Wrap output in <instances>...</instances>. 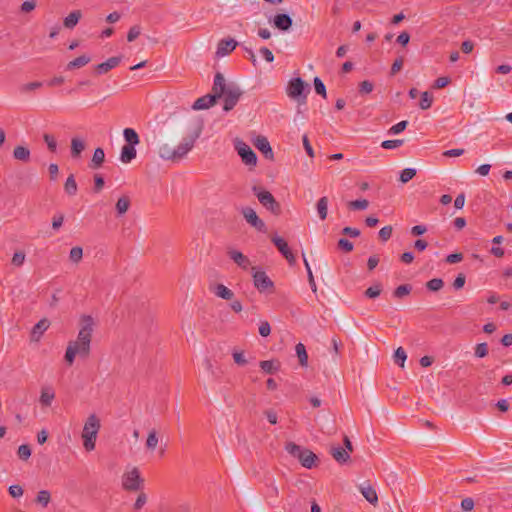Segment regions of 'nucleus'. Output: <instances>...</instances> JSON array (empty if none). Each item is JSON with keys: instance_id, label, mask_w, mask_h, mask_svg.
Wrapping results in <instances>:
<instances>
[{"instance_id": "1", "label": "nucleus", "mask_w": 512, "mask_h": 512, "mask_svg": "<svg viewBox=\"0 0 512 512\" xmlns=\"http://www.w3.org/2000/svg\"><path fill=\"white\" fill-rule=\"evenodd\" d=\"M94 330V319L90 315H82L80 318V329L75 341H70L65 352V361L72 364L75 357L86 359L91 350L92 333Z\"/></svg>"}, {"instance_id": "2", "label": "nucleus", "mask_w": 512, "mask_h": 512, "mask_svg": "<svg viewBox=\"0 0 512 512\" xmlns=\"http://www.w3.org/2000/svg\"><path fill=\"white\" fill-rule=\"evenodd\" d=\"M212 92L217 94V99L223 98V109L226 112L236 106L242 95V91L237 85L233 83L226 84L225 78L220 72L215 74Z\"/></svg>"}, {"instance_id": "3", "label": "nucleus", "mask_w": 512, "mask_h": 512, "mask_svg": "<svg viewBox=\"0 0 512 512\" xmlns=\"http://www.w3.org/2000/svg\"><path fill=\"white\" fill-rule=\"evenodd\" d=\"M100 427V419L95 414H91L85 421L82 431V439L83 446L86 451H92L95 449L96 439Z\"/></svg>"}, {"instance_id": "4", "label": "nucleus", "mask_w": 512, "mask_h": 512, "mask_svg": "<svg viewBox=\"0 0 512 512\" xmlns=\"http://www.w3.org/2000/svg\"><path fill=\"white\" fill-rule=\"evenodd\" d=\"M310 86L302 78H292L286 87L287 96L298 104H305Z\"/></svg>"}, {"instance_id": "5", "label": "nucleus", "mask_w": 512, "mask_h": 512, "mask_svg": "<svg viewBox=\"0 0 512 512\" xmlns=\"http://www.w3.org/2000/svg\"><path fill=\"white\" fill-rule=\"evenodd\" d=\"M285 450L294 458L298 459L301 465L307 469H311L317 460L316 454L307 448H303L294 442H287Z\"/></svg>"}, {"instance_id": "6", "label": "nucleus", "mask_w": 512, "mask_h": 512, "mask_svg": "<svg viewBox=\"0 0 512 512\" xmlns=\"http://www.w3.org/2000/svg\"><path fill=\"white\" fill-rule=\"evenodd\" d=\"M203 124L199 122L192 133L183 137L182 141L175 147L176 161L183 159L194 147L195 142L200 137Z\"/></svg>"}, {"instance_id": "7", "label": "nucleus", "mask_w": 512, "mask_h": 512, "mask_svg": "<svg viewBox=\"0 0 512 512\" xmlns=\"http://www.w3.org/2000/svg\"><path fill=\"white\" fill-rule=\"evenodd\" d=\"M144 486V479L141 477L137 467L127 470L122 475V488L126 491H141Z\"/></svg>"}, {"instance_id": "8", "label": "nucleus", "mask_w": 512, "mask_h": 512, "mask_svg": "<svg viewBox=\"0 0 512 512\" xmlns=\"http://www.w3.org/2000/svg\"><path fill=\"white\" fill-rule=\"evenodd\" d=\"M252 190L263 207L275 215H278L281 212L280 204L269 191L262 190L257 186H254Z\"/></svg>"}, {"instance_id": "9", "label": "nucleus", "mask_w": 512, "mask_h": 512, "mask_svg": "<svg viewBox=\"0 0 512 512\" xmlns=\"http://www.w3.org/2000/svg\"><path fill=\"white\" fill-rule=\"evenodd\" d=\"M235 149L238 155L241 157L244 164L253 167L256 166L257 156L248 144H246L242 140H237L235 142Z\"/></svg>"}, {"instance_id": "10", "label": "nucleus", "mask_w": 512, "mask_h": 512, "mask_svg": "<svg viewBox=\"0 0 512 512\" xmlns=\"http://www.w3.org/2000/svg\"><path fill=\"white\" fill-rule=\"evenodd\" d=\"M245 220L255 229L260 232H264L266 230L265 223L258 217L257 213L254 209L250 207H244L241 211Z\"/></svg>"}, {"instance_id": "11", "label": "nucleus", "mask_w": 512, "mask_h": 512, "mask_svg": "<svg viewBox=\"0 0 512 512\" xmlns=\"http://www.w3.org/2000/svg\"><path fill=\"white\" fill-rule=\"evenodd\" d=\"M271 241L290 264L295 263V257L291 249L289 248L287 242L282 237L274 235L271 238Z\"/></svg>"}, {"instance_id": "12", "label": "nucleus", "mask_w": 512, "mask_h": 512, "mask_svg": "<svg viewBox=\"0 0 512 512\" xmlns=\"http://www.w3.org/2000/svg\"><path fill=\"white\" fill-rule=\"evenodd\" d=\"M253 281L255 287L260 291H266L267 289L273 288L274 284L272 280L267 276L264 271H255L253 273Z\"/></svg>"}, {"instance_id": "13", "label": "nucleus", "mask_w": 512, "mask_h": 512, "mask_svg": "<svg viewBox=\"0 0 512 512\" xmlns=\"http://www.w3.org/2000/svg\"><path fill=\"white\" fill-rule=\"evenodd\" d=\"M217 94H207L198 98L192 105L193 110H204L212 107L217 101Z\"/></svg>"}, {"instance_id": "14", "label": "nucleus", "mask_w": 512, "mask_h": 512, "mask_svg": "<svg viewBox=\"0 0 512 512\" xmlns=\"http://www.w3.org/2000/svg\"><path fill=\"white\" fill-rule=\"evenodd\" d=\"M256 148L263 153L265 158L272 160L273 159V151L268 139L264 136H258L254 142Z\"/></svg>"}, {"instance_id": "15", "label": "nucleus", "mask_w": 512, "mask_h": 512, "mask_svg": "<svg viewBox=\"0 0 512 512\" xmlns=\"http://www.w3.org/2000/svg\"><path fill=\"white\" fill-rule=\"evenodd\" d=\"M238 43L234 39H223L218 43L216 55L223 57L231 53Z\"/></svg>"}, {"instance_id": "16", "label": "nucleus", "mask_w": 512, "mask_h": 512, "mask_svg": "<svg viewBox=\"0 0 512 512\" xmlns=\"http://www.w3.org/2000/svg\"><path fill=\"white\" fill-rule=\"evenodd\" d=\"M273 24L279 30L287 31L291 28L293 21L288 14L280 13L274 16Z\"/></svg>"}, {"instance_id": "17", "label": "nucleus", "mask_w": 512, "mask_h": 512, "mask_svg": "<svg viewBox=\"0 0 512 512\" xmlns=\"http://www.w3.org/2000/svg\"><path fill=\"white\" fill-rule=\"evenodd\" d=\"M50 321L46 318L41 319L38 321L31 331V340L32 341H39L43 333L49 328Z\"/></svg>"}, {"instance_id": "18", "label": "nucleus", "mask_w": 512, "mask_h": 512, "mask_svg": "<svg viewBox=\"0 0 512 512\" xmlns=\"http://www.w3.org/2000/svg\"><path fill=\"white\" fill-rule=\"evenodd\" d=\"M359 490L363 497L372 505L376 506L378 503V495L376 490L369 484L360 485Z\"/></svg>"}, {"instance_id": "19", "label": "nucleus", "mask_w": 512, "mask_h": 512, "mask_svg": "<svg viewBox=\"0 0 512 512\" xmlns=\"http://www.w3.org/2000/svg\"><path fill=\"white\" fill-rule=\"evenodd\" d=\"M136 155V146L125 144L121 148L120 161L124 164H128L136 158Z\"/></svg>"}, {"instance_id": "20", "label": "nucleus", "mask_w": 512, "mask_h": 512, "mask_svg": "<svg viewBox=\"0 0 512 512\" xmlns=\"http://www.w3.org/2000/svg\"><path fill=\"white\" fill-rule=\"evenodd\" d=\"M229 257L242 269H248L250 266V260L247 256L237 250H231L228 252Z\"/></svg>"}, {"instance_id": "21", "label": "nucleus", "mask_w": 512, "mask_h": 512, "mask_svg": "<svg viewBox=\"0 0 512 512\" xmlns=\"http://www.w3.org/2000/svg\"><path fill=\"white\" fill-rule=\"evenodd\" d=\"M121 61V58L120 57H111L109 58L108 60H106L105 62L103 63H100L96 66V72L98 74H106L107 72H109L111 69L115 68L116 66L119 65Z\"/></svg>"}, {"instance_id": "22", "label": "nucleus", "mask_w": 512, "mask_h": 512, "mask_svg": "<svg viewBox=\"0 0 512 512\" xmlns=\"http://www.w3.org/2000/svg\"><path fill=\"white\" fill-rule=\"evenodd\" d=\"M31 157V152L28 147L18 145L13 150V158L22 161V162H29Z\"/></svg>"}, {"instance_id": "23", "label": "nucleus", "mask_w": 512, "mask_h": 512, "mask_svg": "<svg viewBox=\"0 0 512 512\" xmlns=\"http://www.w3.org/2000/svg\"><path fill=\"white\" fill-rule=\"evenodd\" d=\"M82 17V13L80 10H74L69 13L63 20V25L67 29H73L79 22Z\"/></svg>"}, {"instance_id": "24", "label": "nucleus", "mask_w": 512, "mask_h": 512, "mask_svg": "<svg viewBox=\"0 0 512 512\" xmlns=\"http://www.w3.org/2000/svg\"><path fill=\"white\" fill-rule=\"evenodd\" d=\"M213 293L221 298V299H224V300H231L234 296V293L232 290H230L229 288H227L225 285L223 284H217L214 289H213Z\"/></svg>"}, {"instance_id": "25", "label": "nucleus", "mask_w": 512, "mask_h": 512, "mask_svg": "<svg viewBox=\"0 0 512 512\" xmlns=\"http://www.w3.org/2000/svg\"><path fill=\"white\" fill-rule=\"evenodd\" d=\"M123 137L127 145L137 146L140 143V138L133 128H125L123 130Z\"/></svg>"}, {"instance_id": "26", "label": "nucleus", "mask_w": 512, "mask_h": 512, "mask_svg": "<svg viewBox=\"0 0 512 512\" xmlns=\"http://www.w3.org/2000/svg\"><path fill=\"white\" fill-rule=\"evenodd\" d=\"M263 372L267 374H274L280 369V363L277 360H264L259 363Z\"/></svg>"}, {"instance_id": "27", "label": "nucleus", "mask_w": 512, "mask_h": 512, "mask_svg": "<svg viewBox=\"0 0 512 512\" xmlns=\"http://www.w3.org/2000/svg\"><path fill=\"white\" fill-rule=\"evenodd\" d=\"M159 156L164 160L176 162L175 148L169 144H163L159 148Z\"/></svg>"}, {"instance_id": "28", "label": "nucleus", "mask_w": 512, "mask_h": 512, "mask_svg": "<svg viewBox=\"0 0 512 512\" xmlns=\"http://www.w3.org/2000/svg\"><path fill=\"white\" fill-rule=\"evenodd\" d=\"M85 149V143L79 138H72L71 140V156L72 158L80 157Z\"/></svg>"}, {"instance_id": "29", "label": "nucleus", "mask_w": 512, "mask_h": 512, "mask_svg": "<svg viewBox=\"0 0 512 512\" xmlns=\"http://www.w3.org/2000/svg\"><path fill=\"white\" fill-rule=\"evenodd\" d=\"M105 160V152L102 148H96L93 153L92 161L90 164L91 168H99Z\"/></svg>"}, {"instance_id": "30", "label": "nucleus", "mask_w": 512, "mask_h": 512, "mask_svg": "<svg viewBox=\"0 0 512 512\" xmlns=\"http://www.w3.org/2000/svg\"><path fill=\"white\" fill-rule=\"evenodd\" d=\"M90 61H91V58L89 56L81 55V56L75 58L74 60L70 61L67 64V69L72 70V69H76V68H81V67L87 65Z\"/></svg>"}, {"instance_id": "31", "label": "nucleus", "mask_w": 512, "mask_h": 512, "mask_svg": "<svg viewBox=\"0 0 512 512\" xmlns=\"http://www.w3.org/2000/svg\"><path fill=\"white\" fill-rule=\"evenodd\" d=\"M331 454L333 458L339 463L346 462L347 459L349 458L348 452L343 447L340 446L332 447Z\"/></svg>"}, {"instance_id": "32", "label": "nucleus", "mask_w": 512, "mask_h": 512, "mask_svg": "<svg viewBox=\"0 0 512 512\" xmlns=\"http://www.w3.org/2000/svg\"><path fill=\"white\" fill-rule=\"evenodd\" d=\"M64 190L69 196H74L77 193L78 186L73 174H71L64 184Z\"/></svg>"}, {"instance_id": "33", "label": "nucleus", "mask_w": 512, "mask_h": 512, "mask_svg": "<svg viewBox=\"0 0 512 512\" xmlns=\"http://www.w3.org/2000/svg\"><path fill=\"white\" fill-rule=\"evenodd\" d=\"M295 351L297 354V357L299 359V363L301 366H307L308 362V355L306 352V348L303 343H298L295 346Z\"/></svg>"}, {"instance_id": "34", "label": "nucleus", "mask_w": 512, "mask_h": 512, "mask_svg": "<svg viewBox=\"0 0 512 512\" xmlns=\"http://www.w3.org/2000/svg\"><path fill=\"white\" fill-rule=\"evenodd\" d=\"M317 212L321 220H325L328 213V199L321 197L317 202Z\"/></svg>"}, {"instance_id": "35", "label": "nucleus", "mask_w": 512, "mask_h": 512, "mask_svg": "<svg viewBox=\"0 0 512 512\" xmlns=\"http://www.w3.org/2000/svg\"><path fill=\"white\" fill-rule=\"evenodd\" d=\"M130 207V199L128 196H122L116 203V210L119 215L125 214Z\"/></svg>"}, {"instance_id": "36", "label": "nucleus", "mask_w": 512, "mask_h": 512, "mask_svg": "<svg viewBox=\"0 0 512 512\" xmlns=\"http://www.w3.org/2000/svg\"><path fill=\"white\" fill-rule=\"evenodd\" d=\"M51 500V494L48 490H40L36 497V503L42 507H47Z\"/></svg>"}, {"instance_id": "37", "label": "nucleus", "mask_w": 512, "mask_h": 512, "mask_svg": "<svg viewBox=\"0 0 512 512\" xmlns=\"http://www.w3.org/2000/svg\"><path fill=\"white\" fill-rule=\"evenodd\" d=\"M159 442L157 433L155 430H151L148 434L147 440H146V448L148 450H155Z\"/></svg>"}, {"instance_id": "38", "label": "nucleus", "mask_w": 512, "mask_h": 512, "mask_svg": "<svg viewBox=\"0 0 512 512\" xmlns=\"http://www.w3.org/2000/svg\"><path fill=\"white\" fill-rule=\"evenodd\" d=\"M407 359V354L402 347H398L394 353V362L401 367H404V363Z\"/></svg>"}, {"instance_id": "39", "label": "nucleus", "mask_w": 512, "mask_h": 512, "mask_svg": "<svg viewBox=\"0 0 512 512\" xmlns=\"http://www.w3.org/2000/svg\"><path fill=\"white\" fill-rule=\"evenodd\" d=\"M382 292V285L380 283L374 284L373 286L369 287L365 291V296L367 298H376L378 297Z\"/></svg>"}, {"instance_id": "40", "label": "nucleus", "mask_w": 512, "mask_h": 512, "mask_svg": "<svg viewBox=\"0 0 512 512\" xmlns=\"http://www.w3.org/2000/svg\"><path fill=\"white\" fill-rule=\"evenodd\" d=\"M83 257V250L81 247L76 246L70 250L69 259L73 263H79Z\"/></svg>"}, {"instance_id": "41", "label": "nucleus", "mask_w": 512, "mask_h": 512, "mask_svg": "<svg viewBox=\"0 0 512 512\" xmlns=\"http://www.w3.org/2000/svg\"><path fill=\"white\" fill-rule=\"evenodd\" d=\"M443 286L444 282L441 278H433L426 283L427 289L433 292L439 291Z\"/></svg>"}, {"instance_id": "42", "label": "nucleus", "mask_w": 512, "mask_h": 512, "mask_svg": "<svg viewBox=\"0 0 512 512\" xmlns=\"http://www.w3.org/2000/svg\"><path fill=\"white\" fill-rule=\"evenodd\" d=\"M433 102V96L425 91L421 94V100H420V108L423 110L429 109Z\"/></svg>"}, {"instance_id": "43", "label": "nucleus", "mask_w": 512, "mask_h": 512, "mask_svg": "<svg viewBox=\"0 0 512 512\" xmlns=\"http://www.w3.org/2000/svg\"><path fill=\"white\" fill-rule=\"evenodd\" d=\"M416 175V170L414 168H405L400 173V181L405 184L409 182Z\"/></svg>"}, {"instance_id": "44", "label": "nucleus", "mask_w": 512, "mask_h": 512, "mask_svg": "<svg viewBox=\"0 0 512 512\" xmlns=\"http://www.w3.org/2000/svg\"><path fill=\"white\" fill-rule=\"evenodd\" d=\"M315 92L322 97L326 98V87L323 81L319 77H315L313 80Z\"/></svg>"}, {"instance_id": "45", "label": "nucleus", "mask_w": 512, "mask_h": 512, "mask_svg": "<svg viewBox=\"0 0 512 512\" xmlns=\"http://www.w3.org/2000/svg\"><path fill=\"white\" fill-rule=\"evenodd\" d=\"M407 125H408V121H406V120L400 121L397 124L393 125L388 130V134H390V135L399 134L406 129Z\"/></svg>"}, {"instance_id": "46", "label": "nucleus", "mask_w": 512, "mask_h": 512, "mask_svg": "<svg viewBox=\"0 0 512 512\" xmlns=\"http://www.w3.org/2000/svg\"><path fill=\"white\" fill-rule=\"evenodd\" d=\"M373 89L374 84L369 80H365L359 84V94L361 95L369 94L373 91Z\"/></svg>"}, {"instance_id": "47", "label": "nucleus", "mask_w": 512, "mask_h": 512, "mask_svg": "<svg viewBox=\"0 0 512 512\" xmlns=\"http://www.w3.org/2000/svg\"><path fill=\"white\" fill-rule=\"evenodd\" d=\"M17 454L20 459L27 460L31 456V449L29 445L22 444L19 446Z\"/></svg>"}, {"instance_id": "48", "label": "nucleus", "mask_w": 512, "mask_h": 512, "mask_svg": "<svg viewBox=\"0 0 512 512\" xmlns=\"http://www.w3.org/2000/svg\"><path fill=\"white\" fill-rule=\"evenodd\" d=\"M43 139L51 152H55L57 149V141L53 135L44 134Z\"/></svg>"}, {"instance_id": "49", "label": "nucleus", "mask_w": 512, "mask_h": 512, "mask_svg": "<svg viewBox=\"0 0 512 512\" xmlns=\"http://www.w3.org/2000/svg\"><path fill=\"white\" fill-rule=\"evenodd\" d=\"M404 143L401 139L385 140L382 142L381 147L384 149H395L400 147Z\"/></svg>"}, {"instance_id": "50", "label": "nucleus", "mask_w": 512, "mask_h": 512, "mask_svg": "<svg viewBox=\"0 0 512 512\" xmlns=\"http://www.w3.org/2000/svg\"><path fill=\"white\" fill-rule=\"evenodd\" d=\"M410 291H411V286L409 284H403V285L398 286L394 290V296L401 298L405 295H408L410 293Z\"/></svg>"}, {"instance_id": "51", "label": "nucleus", "mask_w": 512, "mask_h": 512, "mask_svg": "<svg viewBox=\"0 0 512 512\" xmlns=\"http://www.w3.org/2000/svg\"><path fill=\"white\" fill-rule=\"evenodd\" d=\"M42 85H43V83L40 82V81L30 82V83L22 85L20 87V91L23 92V93H26V92H29V91L36 90V89L42 87Z\"/></svg>"}, {"instance_id": "52", "label": "nucleus", "mask_w": 512, "mask_h": 512, "mask_svg": "<svg viewBox=\"0 0 512 512\" xmlns=\"http://www.w3.org/2000/svg\"><path fill=\"white\" fill-rule=\"evenodd\" d=\"M54 399V393L48 390H43L40 396V401L43 405L49 406Z\"/></svg>"}, {"instance_id": "53", "label": "nucleus", "mask_w": 512, "mask_h": 512, "mask_svg": "<svg viewBox=\"0 0 512 512\" xmlns=\"http://www.w3.org/2000/svg\"><path fill=\"white\" fill-rule=\"evenodd\" d=\"M147 502V495L144 492H140L133 505L134 510H140Z\"/></svg>"}, {"instance_id": "54", "label": "nucleus", "mask_w": 512, "mask_h": 512, "mask_svg": "<svg viewBox=\"0 0 512 512\" xmlns=\"http://www.w3.org/2000/svg\"><path fill=\"white\" fill-rule=\"evenodd\" d=\"M488 354V345L487 343H479L475 347V356L478 358H483Z\"/></svg>"}, {"instance_id": "55", "label": "nucleus", "mask_w": 512, "mask_h": 512, "mask_svg": "<svg viewBox=\"0 0 512 512\" xmlns=\"http://www.w3.org/2000/svg\"><path fill=\"white\" fill-rule=\"evenodd\" d=\"M141 34V28L139 25L132 26L127 34L128 42H133Z\"/></svg>"}, {"instance_id": "56", "label": "nucleus", "mask_w": 512, "mask_h": 512, "mask_svg": "<svg viewBox=\"0 0 512 512\" xmlns=\"http://www.w3.org/2000/svg\"><path fill=\"white\" fill-rule=\"evenodd\" d=\"M392 231L393 229L390 225L382 227L379 231V238L384 242L389 240L392 236Z\"/></svg>"}, {"instance_id": "57", "label": "nucleus", "mask_w": 512, "mask_h": 512, "mask_svg": "<svg viewBox=\"0 0 512 512\" xmlns=\"http://www.w3.org/2000/svg\"><path fill=\"white\" fill-rule=\"evenodd\" d=\"M35 8H36L35 0L24 1L20 6V10L23 13H29V12L33 11Z\"/></svg>"}, {"instance_id": "58", "label": "nucleus", "mask_w": 512, "mask_h": 512, "mask_svg": "<svg viewBox=\"0 0 512 512\" xmlns=\"http://www.w3.org/2000/svg\"><path fill=\"white\" fill-rule=\"evenodd\" d=\"M25 261V254L24 252H15L13 257H12V264L15 265V266H21L23 265Z\"/></svg>"}, {"instance_id": "59", "label": "nucleus", "mask_w": 512, "mask_h": 512, "mask_svg": "<svg viewBox=\"0 0 512 512\" xmlns=\"http://www.w3.org/2000/svg\"><path fill=\"white\" fill-rule=\"evenodd\" d=\"M271 333L270 324L267 321H262L259 325V334L262 337H267Z\"/></svg>"}, {"instance_id": "60", "label": "nucleus", "mask_w": 512, "mask_h": 512, "mask_svg": "<svg viewBox=\"0 0 512 512\" xmlns=\"http://www.w3.org/2000/svg\"><path fill=\"white\" fill-rule=\"evenodd\" d=\"M232 356H233V359H234L236 364L241 365V366H244V365L247 364V360L245 359V356H244L243 352H241V351H234Z\"/></svg>"}, {"instance_id": "61", "label": "nucleus", "mask_w": 512, "mask_h": 512, "mask_svg": "<svg viewBox=\"0 0 512 512\" xmlns=\"http://www.w3.org/2000/svg\"><path fill=\"white\" fill-rule=\"evenodd\" d=\"M338 249L340 250H343L345 252H350L352 251V242H350L349 240L347 239H344V238H341L339 241H338Z\"/></svg>"}, {"instance_id": "62", "label": "nucleus", "mask_w": 512, "mask_h": 512, "mask_svg": "<svg viewBox=\"0 0 512 512\" xmlns=\"http://www.w3.org/2000/svg\"><path fill=\"white\" fill-rule=\"evenodd\" d=\"M403 62H404V60L402 57H398L397 59H395V61L393 62L392 66H391V75H395L402 69Z\"/></svg>"}, {"instance_id": "63", "label": "nucleus", "mask_w": 512, "mask_h": 512, "mask_svg": "<svg viewBox=\"0 0 512 512\" xmlns=\"http://www.w3.org/2000/svg\"><path fill=\"white\" fill-rule=\"evenodd\" d=\"M461 508L463 511H471L474 508V500L470 497L464 498L461 501Z\"/></svg>"}, {"instance_id": "64", "label": "nucleus", "mask_w": 512, "mask_h": 512, "mask_svg": "<svg viewBox=\"0 0 512 512\" xmlns=\"http://www.w3.org/2000/svg\"><path fill=\"white\" fill-rule=\"evenodd\" d=\"M259 52L267 62L271 63L274 61V55H273L272 51L270 49H268L267 47H262L259 50Z\"/></svg>"}]
</instances>
